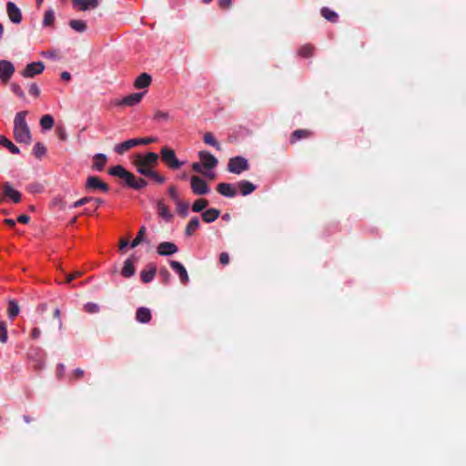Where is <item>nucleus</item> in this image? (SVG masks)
Returning a JSON list of instances; mask_svg holds the SVG:
<instances>
[{
  "label": "nucleus",
  "instance_id": "obj_1",
  "mask_svg": "<svg viewBox=\"0 0 466 466\" xmlns=\"http://www.w3.org/2000/svg\"><path fill=\"white\" fill-rule=\"evenodd\" d=\"M27 111L16 113L14 119V137L17 143L30 144L32 140L30 128L25 121Z\"/></svg>",
  "mask_w": 466,
  "mask_h": 466
},
{
  "label": "nucleus",
  "instance_id": "obj_2",
  "mask_svg": "<svg viewBox=\"0 0 466 466\" xmlns=\"http://www.w3.org/2000/svg\"><path fill=\"white\" fill-rule=\"evenodd\" d=\"M160 157L162 161L171 169H178L184 164L177 157L174 149L167 147L161 148Z\"/></svg>",
  "mask_w": 466,
  "mask_h": 466
},
{
  "label": "nucleus",
  "instance_id": "obj_3",
  "mask_svg": "<svg viewBox=\"0 0 466 466\" xmlns=\"http://www.w3.org/2000/svg\"><path fill=\"white\" fill-rule=\"evenodd\" d=\"M108 174L123 179L126 185L132 188L133 182H135V175L127 170L123 166L116 165L108 169Z\"/></svg>",
  "mask_w": 466,
  "mask_h": 466
},
{
  "label": "nucleus",
  "instance_id": "obj_4",
  "mask_svg": "<svg viewBox=\"0 0 466 466\" xmlns=\"http://www.w3.org/2000/svg\"><path fill=\"white\" fill-rule=\"evenodd\" d=\"M249 164L248 160L240 156L229 158L228 163V170L233 174H241L244 171L248 170Z\"/></svg>",
  "mask_w": 466,
  "mask_h": 466
},
{
  "label": "nucleus",
  "instance_id": "obj_5",
  "mask_svg": "<svg viewBox=\"0 0 466 466\" xmlns=\"http://www.w3.org/2000/svg\"><path fill=\"white\" fill-rule=\"evenodd\" d=\"M86 189L88 191L101 190L103 192H107L109 190V186L102 181L98 177L90 176L86 179Z\"/></svg>",
  "mask_w": 466,
  "mask_h": 466
},
{
  "label": "nucleus",
  "instance_id": "obj_6",
  "mask_svg": "<svg viewBox=\"0 0 466 466\" xmlns=\"http://www.w3.org/2000/svg\"><path fill=\"white\" fill-rule=\"evenodd\" d=\"M191 189L196 195H206L209 191L207 182L197 176L191 177Z\"/></svg>",
  "mask_w": 466,
  "mask_h": 466
},
{
  "label": "nucleus",
  "instance_id": "obj_7",
  "mask_svg": "<svg viewBox=\"0 0 466 466\" xmlns=\"http://www.w3.org/2000/svg\"><path fill=\"white\" fill-rule=\"evenodd\" d=\"M45 70V65L43 62H33L28 64L25 68L22 71L24 77H34L36 75H40Z\"/></svg>",
  "mask_w": 466,
  "mask_h": 466
},
{
  "label": "nucleus",
  "instance_id": "obj_8",
  "mask_svg": "<svg viewBox=\"0 0 466 466\" xmlns=\"http://www.w3.org/2000/svg\"><path fill=\"white\" fill-rule=\"evenodd\" d=\"M15 72L14 65L7 60H0V80L7 83Z\"/></svg>",
  "mask_w": 466,
  "mask_h": 466
},
{
  "label": "nucleus",
  "instance_id": "obj_9",
  "mask_svg": "<svg viewBox=\"0 0 466 466\" xmlns=\"http://www.w3.org/2000/svg\"><path fill=\"white\" fill-rule=\"evenodd\" d=\"M198 157L201 164L207 169H213L218 166L217 157L208 151H200Z\"/></svg>",
  "mask_w": 466,
  "mask_h": 466
},
{
  "label": "nucleus",
  "instance_id": "obj_10",
  "mask_svg": "<svg viewBox=\"0 0 466 466\" xmlns=\"http://www.w3.org/2000/svg\"><path fill=\"white\" fill-rule=\"evenodd\" d=\"M6 12L11 22L19 24L22 21V13L16 5L11 1L6 4Z\"/></svg>",
  "mask_w": 466,
  "mask_h": 466
},
{
  "label": "nucleus",
  "instance_id": "obj_11",
  "mask_svg": "<svg viewBox=\"0 0 466 466\" xmlns=\"http://www.w3.org/2000/svg\"><path fill=\"white\" fill-rule=\"evenodd\" d=\"M3 195L9 198L14 203H19L22 198L21 193L15 189L8 182H5L3 185Z\"/></svg>",
  "mask_w": 466,
  "mask_h": 466
},
{
  "label": "nucleus",
  "instance_id": "obj_12",
  "mask_svg": "<svg viewBox=\"0 0 466 466\" xmlns=\"http://www.w3.org/2000/svg\"><path fill=\"white\" fill-rule=\"evenodd\" d=\"M177 250H178V248H177V245L172 242L165 241V242H161L157 246V253L160 256H170V255L177 253Z\"/></svg>",
  "mask_w": 466,
  "mask_h": 466
},
{
  "label": "nucleus",
  "instance_id": "obj_13",
  "mask_svg": "<svg viewBox=\"0 0 466 466\" xmlns=\"http://www.w3.org/2000/svg\"><path fill=\"white\" fill-rule=\"evenodd\" d=\"M171 268L179 275L180 280L183 284H187L189 280L186 268L178 261H170Z\"/></svg>",
  "mask_w": 466,
  "mask_h": 466
},
{
  "label": "nucleus",
  "instance_id": "obj_14",
  "mask_svg": "<svg viewBox=\"0 0 466 466\" xmlns=\"http://www.w3.org/2000/svg\"><path fill=\"white\" fill-rule=\"evenodd\" d=\"M145 93H133L125 96L121 101L117 103L120 106H133L140 103Z\"/></svg>",
  "mask_w": 466,
  "mask_h": 466
},
{
  "label": "nucleus",
  "instance_id": "obj_15",
  "mask_svg": "<svg viewBox=\"0 0 466 466\" xmlns=\"http://www.w3.org/2000/svg\"><path fill=\"white\" fill-rule=\"evenodd\" d=\"M217 191L224 197L234 198L237 195L235 187L230 183H219Z\"/></svg>",
  "mask_w": 466,
  "mask_h": 466
},
{
  "label": "nucleus",
  "instance_id": "obj_16",
  "mask_svg": "<svg viewBox=\"0 0 466 466\" xmlns=\"http://www.w3.org/2000/svg\"><path fill=\"white\" fill-rule=\"evenodd\" d=\"M137 146V142L135 138L126 140L120 144H117L114 147V151L118 155H124L126 152L129 151L134 147Z\"/></svg>",
  "mask_w": 466,
  "mask_h": 466
},
{
  "label": "nucleus",
  "instance_id": "obj_17",
  "mask_svg": "<svg viewBox=\"0 0 466 466\" xmlns=\"http://www.w3.org/2000/svg\"><path fill=\"white\" fill-rule=\"evenodd\" d=\"M313 133L309 129H297L290 135V144H295L297 141L310 137Z\"/></svg>",
  "mask_w": 466,
  "mask_h": 466
},
{
  "label": "nucleus",
  "instance_id": "obj_18",
  "mask_svg": "<svg viewBox=\"0 0 466 466\" xmlns=\"http://www.w3.org/2000/svg\"><path fill=\"white\" fill-rule=\"evenodd\" d=\"M74 6H78L80 10L86 11L90 8L95 9L99 5V0H72Z\"/></svg>",
  "mask_w": 466,
  "mask_h": 466
},
{
  "label": "nucleus",
  "instance_id": "obj_19",
  "mask_svg": "<svg viewBox=\"0 0 466 466\" xmlns=\"http://www.w3.org/2000/svg\"><path fill=\"white\" fill-rule=\"evenodd\" d=\"M152 82V77L147 73L140 74L134 82V86L137 89H142L149 86Z\"/></svg>",
  "mask_w": 466,
  "mask_h": 466
},
{
  "label": "nucleus",
  "instance_id": "obj_20",
  "mask_svg": "<svg viewBox=\"0 0 466 466\" xmlns=\"http://www.w3.org/2000/svg\"><path fill=\"white\" fill-rule=\"evenodd\" d=\"M237 187L242 196H248L256 190V186L248 180H240Z\"/></svg>",
  "mask_w": 466,
  "mask_h": 466
},
{
  "label": "nucleus",
  "instance_id": "obj_21",
  "mask_svg": "<svg viewBox=\"0 0 466 466\" xmlns=\"http://www.w3.org/2000/svg\"><path fill=\"white\" fill-rule=\"evenodd\" d=\"M136 319L141 323H148L151 320V311L146 307H140L137 309Z\"/></svg>",
  "mask_w": 466,
  "mask_h": 466
},
{
  "label": "nucleus",
  "instance_id": "obj_22",
  "mask_svg": "<svg viewBox=\"0 0 466 466\" xmlns=\"http://www.w3.org/2000/svg\"><path fill=\"white\" fill-rule=\"evenodd\" d=\"M157 208L159 217L165 220L170 221L173 218V215L170 212L168 207L162 200L157 201Z\"/></svg>",
  "mask_w": 466,
  "mask_h": 466
},
{
  "label": "nucleus",
  "instance_id": "obj_23",
  "mask_svg": "<svg viewBox=\"0 0 466 466\" xmlns=\"http://www.w3.org/2000/svg\"><path fill=\"white\" fill-rule=\"evenodd\" d=\"M156 272H157L156 267L152 264L148 265L147 268L143 269L140 273L141 280L144 283L151 282L156 275Z\"/></svg>",
  "mask_w": 466,
  "mask_h": 466
},
{
  "label": "nucleus",
  "instance_id": "obj_24",
  "mask_svg": "<svg viewBox=\"0 0 466 466\" xmlns=\"http://www.w3.org/2000/svg\"><path fill=\"white\" fill-rule=\"evenodd\" d=\"M92 168L97 171H102L106 164L107 157L105 154L98 153L94 156Z\"/></svg>",
  "mask_w": 466,
  "mask_h": 466
},
{
  "label": "nucleus",
  "instance_id": "obj_25",
  "mask_svg": "<svg viewBox=\"0 0 466 466\" xmlns=\"http://www.w3.org/2000/svg\"><path fill=\"white\" fill-rule=\"evenodd\" d=\"M137 157L152 167L158 164L159 155L155 152H148L144 157L141 155H137Z\"/></svg>",
  "mask_w": 466,
  "mask_h": 466
},
{
  "label": "nucleus",
  "instance_id": "obj_26",
  "mask_svg": "<svg viewBox=\"0 0 466 466\" xmlns=\"http://www.w3.org/2000/svg\"><path fill=\"white\" fill-rule=\"evenodd\" d=\"M134 165L137 167V171L146 177H149L150 173L152 172V167L147 166L144 161H142L140 158L137 157V158L134 161Z\"/></svg>",
  "mask_w": 466,
  "mask_h": 466
},
{
  "label": "nucleus",
  "instance_id": "obj_27",
  "mask_svg": "<svg viewBox=\"0 0 466 466\" xmlns=\"http://www.w3.org/2000/svg\"><path fill=\"white\" fill-rule=\"evenodd\" d=\"M199 226H200L199 218L198 217H193L189 220V222L187 223V225L186 227L185 234L187 237L192 236L198 229Z\"/></svg>",
  "mask_w": 466,
  "mask_h": 466
},
{
  "label": "nucleus",
  "instance_id": "obj_28",
  "mask_svg": "<svg viewBox=\"0 0 466 466\" xmlns=\"http://www.w3.org/2000/svg\"><path fill=\"white\" fill-rule=\"evenodd\" d=\"M220 215V211L217 208H209L203 212L202 218L206 223L215 221Z\"/></svg>",
  "mask_w": 466,
  "mask_h": 466
},
{
  "label": "nucleus",
  "instance_id": "obj_29",
  "mask_svg": "<svg viewBox=\"0 0 466 466\" xmlns=\"http://www.w3.org/2000/svg\"><path fill=\"white\" fill-rule=\"evenodd\" d=\"M203 141L205 144L215 147L217 150L221 151V144L215 138L211 132H206L203 136Z\"/></svg>",
  "mask_w": 466,
  "mask_h": 466
},
{
  "label": "nucleus",
  "instance_id": "obj_30",
  "mask_svg": "<svg viewBox=\"0 0 466 466\" xmlns=\"http://www.w3.org/2000/svg\"><path fill=\"white\" fill-rule=\"evenodd\" d=\"M121 274L124 278H130L135 274V267L131 258H127L125 261Z\"/></svg>",
  "mask_w": 466,
  "mask_h": 466
},
{
  "label": "nucleus",
  "instance_id": "obj_31",
  "mask_svg": "<svg viewBox=\"0 0 466 466\" xmlns=\"http://www.w3.org/2000/svg\"><path fill=\"white\" fill-rule=\"evenodd\" d=\"M94 200L97 206L101 205L103 203V200L101 198H94L92 197H84L78 200H76V202H74L70 208H79L81 206H84L87 203H89L90 201Z\"/></svg>",
  "mask_w": 466,
  "mask_h": 466
},
{
  "label": "nucleus",
  "instance_id": "obj_32",
  "mask_svg": "<svg viewBox=\"0 0 466 466\" xmlns=\"http://www.w3.org/2000/svg\"><path fill=\"white\" fill-rule=\"evenodd\" d=\"M0 145L6 147L12 154H19V148L5 136H0Z\"/></svg>",
  "mask_w": 466,
  "mask_h": 466
},
{
  "label": "nucleus",
  "instance_id": "obj_33",
  "mask_svg": "<svg viewBox=\"0 0 466 466\" xmlns=\"http://www.w3.org/2000/svg\"><path fill=\"white\" fill-rule=\"evenodd\" d=\"M321 15L329 22L336 23L339 15L336 12L332 11L329 7H322L320 10Z\"/></svg>",
  "mask_w": 466,
  "mask_h": 466
},
{
  "label": "nucleus",
  "instance_id": "obj_34",
  "mask_svg": "<svg viewBox=\"0 0 466 466\" xmlns=\"http://www.w3.org/2000/svg\"><path fill=\"white\" fill-rule=\"evenodd\" d=\"M69 26L78 33H83L86 30V23L83 20L73 19L69 21Z\"/></svg>",
  "mask_w": 466,
  "mask_h": 466
},
{
  "label": "nucleus",
  "instance_id": "obj_35",
  "mask_svg": "<svg viewBox=\"0 0 466 466\" xmlns=\"http://www.w3.org/2000/svg\"><path fill=\"white\" fill-rule=\"evenodd\" d=\"M19 306L15 300H10L8 303L7 314L9 319H14L19 314Z\"/></svg>",
  "mask_w": 466,
  "mask_h": 466
},
{
  "label": "nucleus",
  "instance_id": "obj_36",
  "mask_svg": "<svg viewBox=\"0 0 466 466\" xmlns=\"http://www.w3.org/2000/svg\"><path fill=\"white\" fill-rule=\"evenodd\" d=\"M176 210L180 217L186 218L188 215V204L179 200L176 203Z\"/></svg>",
  "mask_w": 466,
  "mask_h": 466
},
{
  "label": "nucleus",
  "instance_id": "obj_37",
  "mask_svg": "<svg viewBox=\"0 0 466 466\" xmlns=\"http://www.w3.org/2000/svg\"><path fill=\"white\" fill-rule=\"evenodd\" d=\"M54 118L51 115H45L40 119V126L46 130H49L54 127Z\"/></svg>",
  "mask_w": 466,
  "mask_h": 466
},
{
  "label": "nucleus",
  "instance_id": "obj_38",
  "mask_svg": "<svg viewBox=\"0 0 466 466\" xmlns=\"http://www.w3.org/2000/svg\"><path fill=\"white\" fill-rule=\"evenodd\" d=\"M33 151L35 157L40 159L46 154V147L44 144L37 142L34 146Z\"/></svg>",
  "mask_w": 466,
  "mask_h": 466
},
{
  "label": "nucleus",
  "instance_id": "obj_39",
  "mask_svg": "<svg viewBox=\"0 0 466 466\" xmlns=\"http://www.w3.org/2000/svg\"><path fill=\"white\" fill-rule=\"evenodd\" d=\"M208 205V201L205 198L197 199L192 205V210L194 212H200Z\"/></svg>",
  "mask_w": 466,
  "mask_h": 466
},
{
  "label": "nucleus",
  "instance_id": "obj_40",
  "mask_svg": "<svg viewBox=\"0 0 466 466\" xmlns=\"http://www.w3.org/2000/svg\"><path fill=\"white\" fill-rule=\"evenodd\" d=\"M146 227L142 226L137 235V237L134 238V240L131 242V248L137 247L142 241H144L145 234H146Z\"/></svg>",
  "mask_w": 466,
  "mask_h": 466
},
{
  "label": "nucleus",
  "instance_id": "obj_41",
  "mask_svg": "<svg viewBox=\"0 0 466 466\" xmlns=\"http://www.w3.org/2000/svg\"><path fill=\"white\" fill-rule=\"evenodd\" d=\"M313 46L307 44L302 46L299 50V55L302 57H309L313 54Z\"/></svg>",
  "mask_w": 466,
  "mask_h": 466
},
{
  "label": "nucleus",
  "instance_id": "obj_42",
  "mask_svg": "<svg viewBox=\"0 0 466 466\" xmlns=\"http://www.w3.org/2000/svg\"><path fill=\"white\" fill-rule=\"evenodd\" d=\"M55 21V15L53 10H48L45 13L43 25L45 26L52 25Z\"/></svg>",
  "mask_w": 466,
  "mask_h": 466
},
{
  "label": "nucleus",
  "instance_id": "obj_43",
  "mask_svg": "<svg viewBox=\"0 0 466 466\" xmlns=\"http://www.w3.org/2000/svg\"><path fill=\"white\" fill-rule=\"evenodd\" d=\"M7 327L5 322H0V342L5 343L7 341Z\"/></svg>",
  "mask_w": 466,
  "mask_h": 466
},
{
  "label": "nucleus",
  "instance_id": "obj_44",
  "mask_svg": "<svg viewBox=\"0 0 466 466\" xmlns=\"http://www.w3.org/2000/svg\"><path fill=\"white\" fill-rule=\"evenodd\" d=\"M147 186V181L144 178H137L135 177V182H133L132 188L139 190Z\"/></svg>",
  "mask_w": 466,
  "mask_h": 466
},
{
  "label": "nucleus",
  "instance_id": "obj_45",
  "mask_svg": "<svg viewBox=\"0 0 466 466\" xmlns=\"http://www.w3.org/2000/svg\"><path fill=\"white\" fill-rule=\"evenodd\" d=\"M84 308H85V310L90 314L97 313L99 311V306L96 303H93V302L86 303L84 306Z\"/></svg>",
  "mask_w": 466,
  "mask_h": 466
},
{
  "label": "nucleus",
  "instance_id": "obj_46",
  "mask_svg": "<svg viewBox=\"0 0 466 466\" xmlns=\"http://www.w3.org/2000/svg\"><path fill=\"white\" fill-rule=\"evenodd\" d=\"M85 375V370L80 369V368H77L70 375V379L72 380H81Z\"/></svg>",
  "mask_w": 466,
  "mask_h": 466
},
{
  "label": "nucleus",
  "instance_id": "obj_47",
  "mask_svg": "<svg viewBox=\"0 0 466 466\" xmlns=\"http://www.w3.org/2000/svg\"><path fill=\"white\" fill-rule=\"evenodd\" d=\"M12 91L20 98L24 99L25 95L19 85L13 83L11 85Z\"/></svg>",
  "mask_w": 466,
  "mask_h": 466
},
{
  "label": "nucleus",
  "instance_id": "obj_48",
  "mask_svg": "<svg viewBox=\"0 0 466 466\" xmlns=\"http://www.w3.org/2000/svg\"><path fill=\"white\" fill-rule=\"evenodd\" d=\"M136 141L137 142V146L138 145H148L150 143H154L157 141V138L156 137H140V138H135Z\"/></svg>",
  "mask_w": 466,
  "mask_h": 466
},
{
  "label": "nucleus",
  "instance_id": "obj_49",
  "mask_svg": "<svg viewBox=\"0 0 466 466\" xmlns=\"http://www.w3.org/2000/svg\"><path fill=\"white\" fill-rule=\"evenodd\" d=\"M148 177L154 179L158 184H163L165 182V180H166L163 176L159 175L158 173H157L154 170H152V172L150 173Z\"/></svg>",
  "mask_w": 466,
  "mask_h": 466
},
{
  "label": "nucleus",
  "instance_id": "obj_50",
  "mask_svg": "<svg viewBox=\"0 0 466 466\" xmlns=\"http://www.w3.org/2000/svg\"><path fill=\"white\" fill-rule=\"evenodd\" d=\"M52 205L54 207H57L60 210H64L66 208V203L61 198H56L52 201Z\"/></svg>",
  "mask_w": 466,
  "mask_h": 466
},
{
  "label": "nucleus",
  "instance_id": "obj_51",
  "mask_svg": "<svg viewBox=\"0 0 466 466\" xmlns=\"http://www.w3.org/2000/svg\"><path fill=\"white\" fill-rule=\"evenodd\" d=\"M168 193H169L170 198L174 200L175 203H177V201L180 200L178 194L177 192V189L174 186L169 187Z\"/></svg>",
  "mask_w": 466,
  "mask_h": 466
},
{
  "label": "nucleus",
  "instance_id": "obj_52",
  "mask_svg": "<svg viewBox=\"0 0 466 466\" xmlns=\"http://www.w3.org/2000/svg\"><path fill=\"white\" fill-rule=\"evenodd\" d=\"M82 275V272L81 271H76L72 274H66V279H65V281L66 283H69L71 282L73 279H75L76 278H78Z\"/></svg>",
  "mask_w": 466,
  "mask_h": 466
},
{
  "label": "nucleus",
  "instance_id": "obj_53",
  "mask_svg": "<svg viewBox=\"0 0 466 466\" xmlns=\"http://www.w3.org/2000/svg\"><path fill=\"white\" fill-rule=\"evenodd\" d=\"M53 316H54L55 319H58V329H62L63 322H62V319H61V311H60V309L58 308H56L54 310Z\"/></svg>",
  "mask_w": 466,
  "mask_h": 466
},
{
  "label": "nucleus",
  "instance_id": "obj_54",
  "mask_svg": "<svg viewBox=\"0 0 466 466\" xmlns=\"http://www.w3.org/2000/svg\"><path fill=\"white\" fill-rule=\"evenodd\" d=\"M29 94L34 96H38L39 94H40V89L39 87L37 86L36 84H32L29 87Z\"/></svg>",
  "mask_w": 466,
  "mask_h": 466
},
{
  "label": "nucleus",
  "instance_id": "obj_55",
  "mask_svg": "<svg viewBox=\"0 0 466 466\" xmlns=\"http://www.w3.org/2000/svg\"><path fill=\"white\" fill-rule=\"evenodd\" d=\"M232 0H218V5L221 9H228L230 7Z\"/></svg>",
  "mask_w": 466,
  "mask_h": 466
},
{
  "label": "nucleus",
  "instance_id": "obj_56",
  "mask_svg": "<svg viewBox=\"0 0 466 466\" xmlns=\"http://www.w3.org/2000/svg\"><path fill=\"white\" fill-rule=\"evenodd\" d=\"M219 262L222 264V265H228V262H229V256L228 253L226 252H222L220 255H219Z\"/></svg>",
  "mask_w": 466,
  "mask_h": 466
},
{
  "label": "nucleus",
  "instance_id": "obj_57",
  "mask_svg": "<svg viewBox=\"0 0 466 466\" xmlns=\"http://www.w3.org/2000/svg\"><path fill=\"white\" fill-rule=\"evenodd\" d=\"M168 114L167 112L163 111H157L155 114V119L161 120V119H167Z\"/></svg>",
  "mask_w": 466,
  "mask_h": 466
},
{
  "label": "nucleus",
  "instance_id": "obj_58",
  "mask_svg": "<svg viewBox=\"0 0 466 466\" xmlns=\"http://www.w3.org/2000/svg\"><path fill=\"white\" fill-rule=\"evenodd\" d=\"M41 335V329L39 328H34L31 331V338L37 339Z\"/></svg>",
  "mask_w": 466,
  "mask_h": 466
},
{
  "label": "nucleus",
  "instance_id": "obj_59",
  "mask_svg": "<svg viewBox=\"0 0 466 466\" xmlns=\"http://www.w3.org/2000/svg\"><path fill=\"white\" fill-rule=\"evenodd\" d=\"M29 220H30V217L25 214H22V215L18 216V218H17V221L22 224H26L29 222Z\"/></svg>",
  "mask_w": 466,
  "mask_h": 466
},
{
  "label": "nucleus",
  "instance_id": "obj_60",
  "mask_svg": "<svg viewBox=\"0 0 466 466\" xmlns=\"http://www.w3.org/2000/svg\"><path fill=\"white\" fill-rule=\"evenodd\" d=\"M65 370H66V367L64 364L60 363L57 365L56 373L59 378H61L64 375Z\"/></svg>",
  "mask_w": 466,
  "mask_h": 466
},
{
  "label": "nucleus",
  "instance_id": "obj_61",
  "mask_svg": "<svg viewBox=\"0 0 466 466\" xmlns=\"http://www.w3.org/2000/svg\"><path fill=\"white\" fill-rule=\"evenodd\" d=\"M202 167L203 165L198 162H195L192 164V169L195 171V172H198V173H202Z\"/></svg>",
  "mask_w": 466,
  "mask_h": 466
},
{
  "label": "nucleus",
  "instance_id": "obj_62",
  "mask_svg": "<svg viewBox=\"0 0 466 466\" xmlns=\"http://www.w3.org/2000/svg\"><path fill=\"white\" fill-rule=\"evenodd\" d=\"M129 244V241L126 238H121L120 241H119V248L120 249H124L125 248H127Z\"/></svg>",
  "mask_w": 466,
  "mask_h": 466
},
{
  "label": "nucleus",
  "instance_id": "obj_63",
  "mask_svg": "<svg viewBox=\"0 0 466 466\" xmlns=\"http://www.w3.org/2000/svg\"><path fill=\"white\" fill-rule=\"evenodd\" d=\"M61 78L64 80V81H69L71 79V75L69 72L67 71H64L62 72L61 74Z\"/></svg>",
  "mask_w": 466,
  "mask_h": 466
},
{
  "label": "nucleus",
  "instance_id": "obj_64",
  "mask_svg": "<svg viewBox=\"0 0 466 466\" xmlns=\"http://www.w3.org/2000/svg\"><path fill=\"white\" fill-rule=\"evenodd\" d=\"M4 223L10 228H14L15 226V221L12 218H6L4 220Z\"/></svg>",
  "mask_w": 466,
  "mask_h": 466
}]
</instances>
